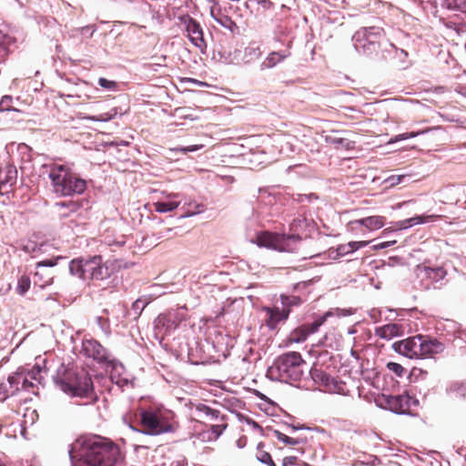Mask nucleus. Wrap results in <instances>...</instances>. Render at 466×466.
Segmentation results:
<instances>
[{
  "instance_id": "1",
  "label": "nucleus",
  "mask_w": 466,
  "mask_h": 466,
  "mask_svg": "<svg viewBox=\"0 0 466 466\" xmlns=\"http://www.w3.org/2000/svg\"><path fill=\"white\" fill-rule=\"evenodd\" d=\"M81 449L79 466H115L122 460L119 447L99 436L84 440Z\"/></svg>"
},
{
  "instance_id": "2",
  "label": "nucleus",
  "mask_w": 466,
  "mask_h": 466,
  "mask_svg": "<svg viewBox=\"0 0 466 466\" xmlns=\"http://www.w3.org/2000/svg\"><path fill=\"white\" fill-rule=\"evenodd\" d=\"M48 177L54 192L61 197L82 194L86 189V182L66 165L53 164L50 166Z\"/></svg>"
},
{
  "instance_id": "3",
  "label": "nucleus",
  "mask_w": 466,
  "mask_h": 466,
  "mask_svg": "<svg viewBox=\"0 0 466 466\" xmlns=\"http://www.w3.org/2000/svg\"><path fill=\"white\" fill-rule=\"evenodd\" d=\"M140 425L143 432L148 435H160L174 432L177 424L173 413L160 407H150L140 413Z\"/></svg>"
},
{
  "instance_id": "4",
  "label": "nucleus",
  "mask_w": 466,
  "mask_h": 466,
  "mask_svg": "<svg viewBox=\"0 0 466 466\" xmlns=\"http://www.w3.org/2000/svg\"><path fill=\"white\" fill-rule=\"evenodd\" d=\"M56 384L61 390L74 397H89L93 392L92 380L85 370H67Z\"/></svg>"
},
{
  "instance_id": "5",
  "label": "nucleus",
  "mask_w": 466,
  "mask_h": 466,
  "mask_svg": "<svg viewBox=\"0 0 466 466\" xmlns=\"http://www.w3.org/2000/svg\"><path fill=\"white\" fill-rule=\"evenodd\" d=\"M274 364L279 379L293 383L301 380L303 376L302 367L306 364V361L299 352L289 351L279 356Z\"/></svg>"
},
{
  "instance_id": "6",
  "label": "nucleus",
  "mask_w": 466,
  "mask_h": 466,
  "mask_svg": "<svg viewBox=\"0 0 466 466\" xmlns=\"http://www.w3.org/2000/svg\"><path fill=\"white\" fill-rule=\"evenodd\" d=\"M69 268L73 275L84 280L104 279L108 276V269L104 266L101 256L73 259L70 262Z\"/></svg>"
},
{
  "instance_id": "7",
  "label": "nucleus",
  "mask_w": 466,
  "mask_h": 466,
  "mask_svg": "<svg viewBox=\"0 0 466 466\" xmlns=\"http://www.w3.org/2000/svg\"><path fill=\"white\" fill-rule=\"evenodd\" d=\"M299 235H281L269 231H262L257 235L256 243L259 247L272 248L278 251H289V241H299Z\"/></svg>"
},
{
  "instance_id": "8",
  "label": "nucleus",
  "mask_w": 466,
  "mask_h": 466,
  "mask_svg": "<svg viewBox=\"0 0 466 466\" xmlns=\"http://www.w3.org/2000/svg\"><path fill=\"white\" fill-rule=\"evenodd\" d=\"M58 258L59 257L36 263L35 272L33 277L35 286L43 289L53 283L54 275L48 268L55 267L57 264Z\"/></svg>"
},
{
  "instance_id": "9",
  "label": "nucleus",
  "mask_w": 466,
  "mask_h": 466,
  "mask_svg": "<svg viewBox=\"0 0 466 466\" xmlns=\"http://www.w3.org/2000/svg\"><path fill=\"white\" fill-rule=\"evenodd\" d=\"M81 352L85 357L93 359L98 363H109V355L104 346L94 339H84Z\"/></svg>"
},
{
  "instance_id": "10",
  "label": "nucleus",
  "mask_w": 466,
  "mask_h": 466,
  "mask_svg": "<svg viewBox=\"0 0 466 466\" xmlns=\"http://www.w3.org/2000/svg\"><path fill=\"white\" fill-rule=\"evenodd\" d=\"M181 21L185 25V29L190 42L199 48L201 52H205L207 43L204 39L203 30L200 24L188 15L182 16Z\"/></svg>"
},
{
  "instance_id": "11",
  "label": "nucleus",
  "mask_w": 466,
  "mask_h": 466,
  "mask_svg": "<svg viewBox=\"0 0 466 466\" xmlns=\"http://www.w3.org/2000/svg\"><path fill=\"white\" fill-rule=\"evenodd\" d=\"M329 315L330 313H326L325 315L319 317L312 323H306L295 329L289 336V341L290 343H300L305 341L310 334L318 331L319 328L324 324L327 317Z\"/></svg>"
},
{
  "instance_id": "12",
  "label": "nucleus",
  "mask_w": 466,
  "mask_h": 466,
  "mask_svg": "<svg viewBox=\"0 0 466 466\" xmlns=\"http://www.w3.org/2000/svg\"><path fill=\"white\" fill-rule=\"evenodd\" d=\"M382 399L388 409L396 413H409L411 404L417 401L408 393L399 395H383Z\"/></svg>"
},
{
  "instance_id": "13",
  "label": "nucleus",
  "mask_w": 466,
  "mask_h": 466,
  "mask_svg": "<svg viewBox=\"0 0 466 466\" xmlns=\"http://www.w3.org/2000/svg\"><path fill=\"white\" fill-rule=\"evenodd\" d=\"M419 340V359L433 358L435 355L441 353L445 346L435 338L420 335Z\"/></svg>"
},
{
  "instance_id": "14",
  "label": "nucleus",
  "mask_w": 466,
  "mask_h": 466,
  "mask_svg": "<svg viewBox=\"0 0 466 466\" xmlns=\"http://www.w3.org/2000/svg\"><path fill=\"white\" fill-rule=\"evenodd\" d=\"M17 181V169L10 163L0 166V194H8L12 191Z\"/></svg>"
},
{
  "instance_id": "15",
  "label": "nucleus",
  "mask_w": 466,
  "mask_h": 466,
  "mask_svg": "<svg viewBox=\"0 0 466 466\" xmlns=\"http://www.w3.org/2000/svg\"><path fill=\"white\" fill-rule=\"evenodd\" d=\"M420 339V335L410 337L393 343L392 348L396 352L409 359H419Z\"/></svg>"
},
{
  "instance_id": "16",
  "label": "nucleus",
  "mask_w": 466,
  "mask_h": 466,
  "mask_svg": "<svg viewBox=\"0 0 466 466\" xmlns=\"http://www.w3.org/2000/svg\"><path fill=\"white\" fill-rule=\"evenodd\" d=\"M265 311L268 314V319L266 321L267 326L270 329H275L280 321H284L289 318V309L279 308L277 306L273 308H266Z\"/></svg>"
},
{
  "instance_id": "17",
  "label": "nucleus",
  "mask_w": 466,
  "mask_h": 466,
  "mask_svg": "<svg viewBox=\"0 0 466 466\" xmlns=\"http://www.w3.org/2000/svg\"><path fill=\"white\" fill-rule=\"evenodd\" d=\"M403 333V326L398 323H389L375 329V335L384 339H391L395 337L402 336Z\"/></svg>"
},
{
  "instance_id": "18",
  "label": "nucleus",
  "mask_w": 466,
  "mask_h": 466,
  "mask_svg": "<svg viewBox=\"0 0 466 466\" xmlns=\"http://www.w3.org/2000/svg\"><path fill=\"white\" fill-rule=\"evenodd\" d=\"M273 434L278 441L284 444V447H289L301 454L304 453L306 448V441L304 440L289 437L279 431H274Z\"/></svg>"
},
{
  "instance_id": "19",
  "label": "nucleus",
  "mask_w": 466,
  "mask_h": 466,
  "mask_svg": "<svg viewBox=\"0 0 466 466\" xmlns=\"http://www.w3.org/2000/svg\"><path fill=\"white\" fill-rule=\"evenodd\" d=\"M21 376H9L6 382L0 384V401L5 400L18 390Z\"/></svg>"
},
{
  "instance_id": "20",
  "label": "nucleus",
  "mask_w": 466,
  "mask_h": 466,
  "mask_svg": "<svg viewBox=\"0 0 466 466\" xmlns=\"http://www.w3.org/2000/svg\"><path fill=\"white\" fill-rule=\"evenodd\" d=\"M228 422L221 421L219 423H214L211 425L209 430L203 431L198 434V438L203 441H217L223 431L227 429Z\"/></svg>"
},
{
  "instance_id": "21",
  "label": "nucleus",
  "mask_w": 466,
  "mask_h": 466,
  "mask_svg": "<svg viewBox=\"0 0 466 466\" xmlns=\"http://www.w3.org/2000/svg\"><path fill=\"white\" fill-rule=\"evenodd\" d=\"M337 131L332 130L331 134L324 137L325 142L329 145L333 146L336 149H346L350 150L354 148V142L345 138L339 137L334 135Z\"/></svg>"
},
{
  "instance_id": "22",
  "label": "nucleus",
  "mask_w": 466,
  "mask_h": 466,
  "mask_svg": "<svg viewBox=\"0 0 466 466\" xmlns=\"http://www.w3.org/2000/svg\"><path fill=\"white\" fill-rule=\"evenodd\" d=\"M196 410L203 414L209 420L214 421L216 423L227 421L226 416L221 414L219 410L212 409L207 406L206 404L199 403L196 405Z\"/></svg>"
},
{
  "instance_id": "23",
  "label": "nucleus",
  "mask_w": 466,
  "mask_h": 466,
  "mask_svg": "<svg viewBox=\"0 0 466 466\" xmlns=\"http://www.w3.org/2000/svg\"><path fill=\"white\" fill-rule=\"evenodd\" d=\"M289 56L290 53L287 51L271 52L261 63L260 67L262 70L272 68Z\"/></svg>"
},
{
  "instance_id": "24",
  "label": "nucleus",
  "mask_w": 466,
  "mask_h": 466,
  "mask_svg": "<svg viewBox=\"0 0 466 466\" xmlns=\"http://www.w3.org/2000/svg\"><path fill=\"white\" fill-rule=\"evenodd\" d=\"M358 223L366 227L369 230L381 228L385 224V218L382 216H371L351 221L350 224Z\"/></svg>"
},
{
  "instance_id": "25",
  "label": "nucleus",
  "mask_w": 466,
  "mask_h": 466,
  "mask_svg": "<svg viewBox=\"0 0 466 466\" xmlns=\"http://www.w3.org/2000/svg\"><path fill=\"white\" fill-rule=\"evenodd\" d=\"M256 458L267 466H276L269 451L266 449V445L263 442H259L257 446Z\"/></svg>"
},
{
  "instance_id": "26",
  "label": "nucleus",
  "mask_w": 466,
  "mask_h": 466,
  "mask_svg": "<svg viewBox=\"0 0 466 466\" xmlns=\"http://www.w3.org/2000/svg\"><path fill=\"white\" fill-rule=\"evenodd\" d=\"M56 206L62 210L63 216H69L71 213L77 212L82 207H83V201L82 200H69V201H62L59 203H56Z\"/></svg>"
},
{
  "instance_id": "27",
  "label": "nucleus",
  "mask_w": 466,
  "mask_h": 466,
  "mask_svg": "<svg viewBox=\"0 0 466 466\" xmlns=\"http://www.w3.org/2000/svg\"><path fill=\"white\" fill-rule=\"evenodd\" d=\"M12 37L0 32V63H3L8 57L10 53L9 47L12 44Z\"/></svg>"
},
{
  "instance_id": "28",
  "label": "nucleus",
  "mask_w": 466,
  "mask_h": 466,
  "mask_svg": "<svg viewBox=\"0 0 466 466\" xmlns=\"http://www.w3.org/2000/svg\"><path fill=\"white\" fill-rule=\"evenodd\" d=\"M442 218H443L442 215H435V214L425 215V216H416L410 219L405 220L403 222V224L405 225V227H410L412 225L424 224V223H428L431 221H435V220L441 219Z\"/></svg>"
},
{
  "instance_id": "29",
  "label": "nucleus",
  "mask_w": 466,
  "mask_h": 466,
  "mask_svg": "<svg viewBox=\"0 0 466 466\" xmlns=\"http://www.w3.org/2000/svg\"><path fill=\"white\" fill-rule=\"evenodd\" d=\"M383 35L384 32L381 27L371 26L365 29V36L367 40L372 45L377 44L378 46H380L379 40L381 38Z\"/></svg>"
},
{
  "instance_id": "30",
  "label": "nucleus",
  "mask_w": 466,
  "mask_h": 466,
  "mask_svg": "<svg viewBox=\"0 0 466 466\" xmlns=\"http://www.w3.org/2000/svg\"><path fill=\"white\" fill-rule=\"evenodd\" d=\"M303 454L294 451L293 454L288 455L284 457L282 461L283 466H291V465H299V466H308L303 459Z\"/></svg>"
},
{
  "instance_id": "31",
  "label": "nucleus",
  "mask_w": 466,
  "mask_h": 466,
  "mask_svg": "<svg viewBox=\"0 0 466 466\" xmlns=\"http://www.w3.org/2000/svg\"><path fill=\"white\" fill-rule=\"evenodd\" d=\"M450 393L458 400L466 398V382L456 381L450 387Z\"/></svg>"
},
{
  "instance_id": "32",
  "label": "nucleus",
  "mask_w": 466,
  "mask_h": 466,
  "mask_svg": "<svg viewBox=\"0 0 466 466\" xmlns=\"http://www.w3.org/2000/svg\"><path fill=\"white\" fill-rule=\"evenodd\" d=\"M281 305L282 308L289 309V314L291 311L292 307L299 306L302 302L301 299L298 296H287V295H281L280 296Z\"/></svg>"
},
{
  "instance_id": "33",
  "label": "nucleus",
  "mask_w": 466,
  "mask_h": 466,
  "mask_svg": "<svg viewBox=\"0 0 466 466\" xmlns=\"http://www.w3.org/2000/svg\"><path fill=\"white\" fill-rule=\"evenodd\" d=\"M179 206V202L169 201V202H156L154 208L157 212L165 213L175 210Z\"/></svg>"
},
{
  "instance_id": "34",
  "label": "nucleus",
  "mask_w": 466,
  "mask_h": 466,
  "mask_svg": "<svg viewBox=\"0 0 466 466\" xmlns=\"http://www.w3.org/2000/svg\"><path fill=\"white\" fill-rule=\"evenodd\" d=\"M448 9L466 14V0H445Z\"/></svg>"
},
{
  "instance_id": "35",
  "label": "nucleus",
  "mask_w": 466,
  "mask_h": 466,
  "mask_svg": "<svg viewBox=\"0 0 466 466\" xmlns=\"http://www.w3.org/2000/svg\"><path fill=\"white\" fill-rule=\"evenodd\" d=\"M30 285H31L30 278L26 275L21 276L17 282V288H16L17 292L20 295H24L30 289Z\"/></svg>"
},
{
  "instance_id": "36",
  "label": "nucleus",
  "mask_w": 466,
  "mask_h": 466,
  "mask_svg": "<svg viewBox=\"0 0 466 466\" xmlns=\"http://www.w3.org/2000/svg\"><path fill=\"white\" fill-rule=\"evenodd\" d=\"M312 376L315 380L320 381L326 388L333 381V378L324 371L316 370Z\"/></svg>"
},
{
  "instance_id": "37",
  "label": "nucleus",
  "mask_w": 466,
  "mask_h": 466,
  "mask_svg": "<svg viewBox=\"0 0 466 466\" xmlns=\"http://www.w3.org/2000/svg\"><path fill=\"white\" fill-rule=\"evenodd\" d=\"M211 15L218 24L226 28L232 30V27L236 25L235 22H233L232 19L228 15H221L217 16L213 11H211Z\"/></svg>"
},
{
  "instance_id": "38",
  "label": "nucleus",
  "mask_w": 466,
  "mask_h": 466,
  "mask_svg": "<svg viewBox=\"0 0 466 466\" xmlns=\"http://www.w3.org/2000/svg\"><path fill=\"white\" fill-rule=\"evenodd\" d=\"M386 367L399 378H402L406 372L404 367L397 362L390 361L387 363Z\"/></svg>"
},
{
  "instance_id": "39",
  "label": "nucleus",
  "mask_w": 466,
  "mask_h": 466,
  "mask_svg": "<svg viewBox=\"0 0 466 466\" xmlns=\"http://www.w3.org/2000/svg\"><path fill=\"white\" fill-rule=\"evenodd\" d=\"M345 383L339 380H337L333 378V381L330 382V385L328 386L327 390L329 391L337 392L339 394H345L344 392Z\"/></svg>"
},
{
  "instance_id": "40",
  "label": "nucleus",
  "mask_w": 466,
  "mask_h": 466,
  "mask_svg": "<svg viewBox=\"0 0 466 466\" xmlns=\"http://www.w3.org/2000/svg\"><path fill=\"white\" fill-rule=\"evenodd\" d=\"M423 133H425V131L402 133V134L395 136L394 138H391L390 142H398L400 140L412 138V137H415L419 136L420 134H423Z\"/></svg>"
},
{
  "instance_id": "41",
  "label": "nucleus",
  "mask_w": 466,
  "mask_h": 466,
  "mask_svg": "<svg viewBox=\"0 0 466 466\" xmlns=\"http://www.w3.org/2000/svg\"><path fill=\"white\" fill-rule=\"evenodd\" d=\"M98 84L101 87L108 89V90H114L117 86V83L112 80H108L104 77H100L98 79Z\"/></svg>"
},
{
  "instance_id": "42",
  "label": "nucleus",
  "mask_w": 466,
  "mask_h": 466,
  "mask_svg": "<svg viewBox=\"0 0 466 466\" xmlns=\"http://www.w3.org/2000/svg\"><path fill=\"white\" fill-rule=\"evenodd\" d=\"M113 115L114 114H112V113L106 112V113L100 114L98 116H84L83 118L93 120V121L106 122V121L110 120L112 118Z\"/></svg>"
},
{
  "instance_id": "43",
  "label": "nucleus",
  "mask_w": 466,
  "mask_h": 466,
  "mask_svg": "<svg viewBox=\"0 0 466 466\" xmlns=\"http://www.w3.org/2000/svg\"><path fill=\"white\" fill-rule=\"evenodd\" d=\"M204 146L202 144H199V145H193V146H188V147H182L179 148H176L175 150L186 154L187 152H193V151L201 149Z\"/></svg>"
},
{
  "instance_id": "44",
  "label": "nucleus",
  "mask_w": 466,
  "mask_h": 466,
  "mask_svg": "<svg viewBox=\"0 0 466 466\" xmlns=\"http://www.w3.org/2000/svg\"><path fill=\"white\" fill-rule=\"evenodd\" d=\"M337 252L339 256H345L350 253H352V249H350V246L347 244L339 245L337 248Z\"/></svg>"
},
{
  "instance_id": "45",
  "label": "nucleus",
  "mask_w": 466,
  "mask_h": 466,
  "mask_svg": "<svg viewBox=\"0 0 466 466\" xmlns=\"http://www.w3.org/2000/svg\"><path fill=\"white\" fill-rule=\"evenodd\" d=\"M368 244H369L368 241H351V242L348 243V245L350 246V249H352V252H354L355 250H357L360 248L366 247Z\"/></svg>"
},
{
  "instance_id": "46",
  "label": "nucleus",
  "mask_w": 466,
  "mask_h": 466,
  "mask_svg": "<svg viewBox=\"0 0 466 466\" xmlns=\"http://www.w3.org/2000/svg\"><path fill=\"white\" fill-rule=\"evenodd\" d=\"M15 376H21V379H20V383H22V387L25 390L33 387V383L30 382L25 377L23 376L22 373H17L15 374Z\"/></svg>"
},
{
  "instance_id": "47",
  "label": "nucleus",
  "mask_w": 466,
  "mask_h": 466,
  "mask_svg": "<svg viewBox=\"0 0 466 466\" xmlns=\"http://www.w3.org/2000/svg\"><path fill=\"white\" fill-rule=\"evenodd\" d=\"M146 307V304L143 303V301L141 299H137L133 305H132V308L135 309V310H140L139 313L144 309V308Z\"/></svg>"
},
{
  "instance_id": "48",
  "label": "nucleus",
  "mask_w": 466,
  "mask_h": 466,
  "mask_svg": "<svg viewBox=\"0 0 466 466\" xmlns=\"http://www.w3.org/2000/svg\"><path fill=\"white\" fill-rule=\"evenodd\" d=\"M206 207L203 204H195V209L191 212L190 215L199 214L204 212Z\"/></svg>"
},
{
  "instance_id": "49",
  "label": "nucleus",
  "mask_w": 466,
  "mask_h": 466,
  "mask_svg": "<svg viewBox=\"0 0 466 466\" xmlns=\"http://www.w3.org/2000/svg\"><path fill=\"white\" fill-rule=\"evenodd\" d=\"M23 250H25V252H35L36 249H37V247L35 243H31V244H28V245H25L23 246L22 248Z\"/></svg>"
},
{
  "instance_id": "50",
  "label": "nucleus",
  "mask_w": 466,
  "mask_h": 466,
  "mask_svg": "<svg viewBox=\"0 0 466 466\" xmlns=\"http://www.w3.org/2000/svg\"><path fill=\"white\" fill-rule=\"evenodd\" d=\"M167 315H165V314H161V315H159V316H158V318H157V322H158V324H160V323H161V324H164V322H165V320L167 319Z\"/></svg>"
},
{
  "instance_id": "51",
  "label": "nucleus",
  "mask_w": 466,
  "mask_h": 466,
  "mask_svg": "<svg viewBox=\"0 0 466 466\" xmlns=\"http://www.w3.org/2000/svg\"><path fill=\"white\" fill-rule=\"evenodd\" d=\"M188 82H192V83H195V84H198V85H200V86H204V85H206L205 83H202V82L198 81V80L193 79V78H188Z\"/></svg>"
},
{
  "instance_id": "52",
  "label": "nucleus",
  "mask_w": 466,
  "mask_h": 466,
  "mask_svg": "<svg viewBox=\"0 0 466 466\" xmlns=\"http://www.w3.org/2000/svg\"><path fill=\"white\" fill-rule=\"evenodd\" d=\"M436 271L438 274H440L441 278H443V276L445 275V271L441 268H438Z\"/></svg>"
},
{
  "instance_id": "53",
  "label": "nucleus",
  "mask_w": 466,
  "mask_h": 466,
  "mask_svg": "<svg viewBox=\"0 0 466 466\" xmlns=\"http://www.w3.org/2000/svg\"><path fill=\"white\" fill-rule=\"evenodd\" d=\"M0 466H5V461L0 458Z\"/></svg>"
},
{
  "instance_id": "54",
  "label": "nucleus",
  "mask_w": 466,
  "mask_h": 466,
  "mask_svg": "<svg viewBox=\"0 0 466 466\" xmlns=\"http://www.w3.org/2000/svg\"><path fill=\"white\" fill-rule=\"evenodd\" d=\"M401 177H405V175L399 177V180H400Z\"/></svg>"
}]
</instances>
